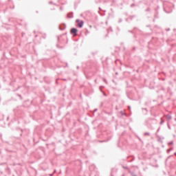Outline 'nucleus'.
<instances>
[{"mask_svg": "<svg viewBox=\"0 0 176 176\" xmlns=\"http://www.w3.org/2000/svg\"><path fill=\"white\" fill-rule=\"evenodd\" d=\"M78 33V29L76 28H72L70 30V34L73 35V36H76V34Z\"/></svg>", "mask_w": 176, "mask_h": 176, "instance_id": "nucleus-1", "label": "nucleus"}, {"mask_svg": "<svg viewBox=\"0 0 176 176\" xmlns=\"http://www.w3.org/2000/svg\"><path fill=\"white\" fill-rule=\"evenodd\" d=\"M76 23H78V24L77 25V27H79L80 28H82V27H83V24H84L83 21H81L79 23V19H77V20L76 21Z\"/></svg>", "mask_w": 176, "mask_h": 176, "instance_id": "nucleus-2", "label": "nucleus"}]
</instances>
